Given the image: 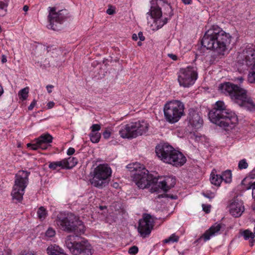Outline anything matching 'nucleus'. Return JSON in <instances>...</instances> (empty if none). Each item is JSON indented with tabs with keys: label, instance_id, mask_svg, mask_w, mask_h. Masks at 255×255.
<instances>
[{
	"label": "nucleus",
	"instance_id": "obj_1",
	"mask_svg": "<svg viewBox=\"0 0 255 255\" xmlns=\"http://www.w3.org/2000/svg\"><path fill=\"white\" fill-rule=\"evenodd\" d=\"M55 222L61 229L68 232H73L76 236H68L65 241V245L74 255H92V248L87 242H76V238L85 231L83 222L73 214L60 213L57 215Z\"/></svg>",
	"mask_w": 255,
	"mask_h": 255
},
{
	"label": "nucleus",
	"instance_id": "obj_2",
	"mask_svg": "<svg viewBox=\"0 0 255 255\" xmlns=\"http://www.w3.org/2000/svg\"><path fill=\"white\" fill-rule=\"evenodd\" d=\"M232 37L229 33L217 25L212 26L205 33L202 45L218 55H224L231 43Z\"/></svg>",
	"mask_w": 255,
	"mask_h": 255
},
{
	"label": "nucleus",
	"instance_id": "obj_3",
	"mask_svg": "<svg viewBox=\"0 0 255 255\" xmlns=\"http://www.w3.org/2000/svg\"><path fill=\"white\" fill-rule=\"evenodd\" d=\"M208 116L211 122L226 130L232 128L238 123L237 116L227 108V106L222 101L216 102Z\"/></svg>",
	"mask_w": 255,
	"mask_h": 255
},
{
	"label": "nucleus",
	"instance_id": "obj_4",
	"mask_svg": "<svg viewBox=\"0 0 255 255\" xmlns=\"http://www.w3.org/2000/svg\"><path fill=\"white\" fill-rule=\"evenodd\" d=\"M219 91L228 95L232 101L241 108L250 111L255 110V103L248 95L247 91L237 85L230 82L222 84L219 87Z\"/></svg>",
	"mask_w": 255,
	"mask_h": 255
},
{
	"label": "nucleus",
	"instance_id": "obj_5",
	"mask_svg": "<svg viewBox=\"0 0 255 255\" xmlns=\"http://www.w3.org/2000/svg\"><path fill=\"white\" fill-rule=\"evenodd\" d=\"M151 7L147 14L154 19L152 30H157L165 25L173 15L168 0H151Z\"/></svg>",
	"mask_w": 255,
	"mask_h": 255
},
{
	"label": "nucleus",
	"instance_id": "obj_6",
	"mask_svg": "<svg viewBox=\"0 0 255 255\" xmlns=\"http://www.w3.org/2000/svg\"><path fill=\"white\" fill-rule=\"evenodd\" d=\"M155 152L163 162L176 167L181 166L186 162V157L181 152L167 143L157 145Z\"/></svg>",
	"mask_w": 255,
	"mask_h": 255
},
{
	"label": "nucleus",
	"instance_id": "obj_7",
	"mask_svg": "<svg viewBox=\"0 0 255 255\" xmlns=\"http://www.w3.org/2000/svg\"><path fill=\"white\" fill-rule=\"evenodd\" d=\"M149 125L144 121L122 125L119 127V133L123 138H133L145 133Z\"/></svg>",
	"mask_w": 255,
	"mask_h": 255
},
{
	"label": "nucleus",
	"instance_id": "obj_8",
	"mask_svg": "<svg viewBox=\"0 0 255 255\" xmlns=\"http://www.w3.org/2000/svg\"><path fill=\"white\" fill-rule=\"evenodd\" d=\"M112 172V169L108 164H100L90 173L89 181L93 186L103 188L108 184Z\"/></svg>",
	"mask_w": 255,
	"mask_h": 255
},
{
	"label": "nucleus",
	"instance_id": "obj_9",
	"mask_svg": "<svg viewBox=\"0 0 255 255\" xmlns=\"http://www.w3.org/2000/svg\"><path fill=\"white\" fill-rule=\"evenodd\" d=\"M184 104L180 101L173 100L165 104L163 109L165 120L170 124L179 121L185 115Z\"/></svg>",
	"mask_w": 255,
	"mask_h": 255
},
{
	"label": "nucleus",
	"instance_id": "obj_10",
	"mask_svg": "<svg viewBox=\"0 0 255 255\" xmlns=\"http://www.w3.org/2000/svg\"><path fill=\"white\" fill-rule=\"evenodd\" d=\"M128 168L131 172L134 171L132 174V180L138 188L144 189L150 185L152 176L148 174V171L144 167L139 163L129 164Z\"/></svg>",
	"mask_w": 255,
	"mask_h": 255
},
{
	"label": "nucleus",
	"instance_id": "obj_11",
	"mask_svg": "<svg viewBox=\"0 0 255 255\" xmlns=\"http://www.w3.org/2000/svg\"><path fill=\"white\" fill-rule=\"evenodd\" d=\"M29 172L26 171L20 170L15 175L14 184L11 193L13 200L20 202L23 199L25 188L28 183Z\"/></svg>",
	"mask_w": 255,
	"mask_h": 255
},
{
	"label": "nucleus",
	"instance_id": "obj_12",
	"mask_svg": "<svg viewBox=\"0 0 255 255\" xmlns=\"http://www.w3.org/2000/svg\"><path fill=\"white\" fill-rule=\"evenodd\" d=\"M177 77L180 86L189 87L193 85L197 79V68L191 66L181 68L177 73Z\"/></svg>",
	"mask_w": 255,
	"mask_h": 255
},
{
	"label": "nucleus",
	"instance_id": "obj_13",
	"mask_svg": "<svg viewBox=\"0 0 255 255\" xmlns=\"http://www.w3.org/2000/svg\"><path fill=\"white\" fill-rule=\"evenodd\" d=\"M239 66H246L255 69V50L249 47L240 53L237 57Z\"/></svg>",
	"mask_w": 255,
	"mask_h": 255
},
{
	"label": "nucleus",
	"instance_id": "obj_14",
	"mask_svg": "<svg viewBox=\"0 0 255 255\" xmlns=\"http://www.w3.org/2000/svg\"><path fill=\"white\" fill-rule=\"evenodd\" d=\"M49 14L48 20L49 23V28L54 30L59 29L58 24L62 23L65 19V16L61 10L56 11L55 7H48Z\"/></svg>",
	"mask_w": 255,
	"mask_h": 255
},
{
	"label": "nucleus",
	"instance_id": "obj_15",
	"mask_svg": "<svg viewBox=\"0 0 255 255\" xmlns=\"http://www.w3.org/2000/svg\"><path fill=\"white\" fill-rule=\"evenodd\" d=\"M153 226L154 220L151 216L144 214L139 221L138 231L142 237L145 238L150 234Z\"/></svg>",
	"mask_w": 255,
	"mask_h": 255
},
{
	"label": "nucleus",
	"instance_id": "obj_16",
	"mask_svg": "<svg viewBox=\"0 0 255 255\" xmlns=\"http://www.w3.org/2000/svg\"><path fill=\"white\" fill-rule=\"evenodd\" d=\"M52 136L48 134H43L35 139L34 143L27 144L28 147L32 150H37L39 148L45 150L50 146V143L52 141Z\"/></svg>",
	"mask_w": 255,
	"mask_h": 255
},
{
	"label": "nucleus",
	"instance_id": "obj_17",
	"mask_svg": "<svg viewBox=\"0 0 255 255\" xmlns=\"http://www.w3.org/2000/svg\"><path fill=\"white\" fill-rule=\"evenodd\" d=\"M230 214L237 218L240 217L245 211L243 202L238 200H234L229 206Z\"/></svg>",
	"mask_w": 255,
	"mask_h": 255
},
{
	"label": "nucleus",
	"instance_id": "obj_18",
	"mask_svg": "<svg viewBox=\"0 0 255 255\" xmlns=\"http://www.w3.org/2000/svg\"><path fill=\"white\" fill-rule=\"evenodd\" d=\"M176 180L173 176H166L160 179L158 181V186L164 191H167L170 188L174 187Z\"/></svg>",
	"mask_w": 255,
	"mask_h": 255
},
{
	"label": "nucleus",
	"instance_id": "obj_19",
	"mask_svg": "<svg viewBox=\"0 0 255 255\" xmlns=\"http://www.w3.org/2000/svg\"><path fill=\"white\" fill-rule=\"evenodd\" d=\"M188 120L190 125L196 128H201L203 123V121L199 114L193 110L190 111Z\"/></svg>",
	"mask_w": 255,
	"mask_h": 255
},
{
	"label": "nucleus",
	"instance_id": "obj_20",
	"mask_svg": "<svg viewBox=\"0 0 255 255\" xmlns=\"http://www.w3.org/2000/svg\"><path fill=\"white\" fill-rule=\"evenodd\" d=\"M221 228V226L220 224H215L207 230L201 238L206 242L210 240L212 237L216 235L220 231Z\"/></svg>",
	"mask_w": 255,
	"mask_h": 255
},
{
	"label": "nucleus",
	"instance_id": "obj_21",
	"mask_svg": "<svg viewBox=\"0 0 255 255\" xmlns=\"http://www.w3.org/2000/svg\"><path fill=\"white\" fill-rule=\"evenodd\" d=\"M64 162L65 168H71L75 166L78 163V159L73 157H70L68 158L63 159Z\"/></svg>",
	"mask_w": 255,
	"mask_h": 255
},
{
	"label": "nucleus",
	"instance_id": "obj_22",
	"mask_svg": "<svg viewBox=\"0 0 255 255\" xmlns=\"http://www.w3.org/2000/svg\"><path fill=\"white\" fill-rule=\"evenodd\" d=\"M10 0H0V17L4 16L7 12Z\"/></svg>",
	"mask_w": 255,
	"mask_h": 255
},
{
	"label": "nucleus",
	"instance_id": "obj_23",
	"mask_svg": "<svg viewBox=\"0 0 255 255\" xmlns=\"http://www.w3.org/2000/svg\"><path fill=\"white\" fill-rule=\"evenodd\" d=\"M210 180L212 184L219 186L222 181V178L221 176L217 175L212 171L210 175Z\"/></svg>",
	"mask_w": 255,
	"mask_h": 255
},
{
	"label": "nucleus",
	"instance_id": "obj_24",
	"mask_svg": "<svg viewBox=\"0 0 255 255\" xmlns=\"http://www.w3.org/2000/svg\"><path fill=\"white\" fill-rule=\"evenodd\" d=\"M63 249L56 245H51L47 248V253L49 255H58Z\"/></svg>",
	"mask_w": 255,
	"mask_h": 255
},
{
	"label": "nucleus",
	"instance_id": "obj_25",
	"mask_svg": "<svg viewBox=\"0 0 255 255\" xmlns=\"http://www.w3.org/2000/svg\"><path fill=\"white\" fill-rule=\"evenodd\" d=\"M48 167L50 169L53 170H56L58 167L61 168H65L64 162H63V160L56 162H51L49 163Z\"/></svg>",
	"mask_w": 255,
	"mask_h": 255
},
{
	"label": "nucleus",
	"instance_id": "obj_26",
	"mask_svg": "<svg viewBox=\"0 0 255 255\" xmlns=\"http://www.w3.org/2000/svg\"><path fill=\"white\" fill-rule=\"evenodd\" d=\"M29 88L26 87L18 92V96L19 99L22 101L27 99L28 96Z\"/></svg>",
	"mask_w": 255,
	"mask_h": 255
},
{
	"label": "nucleus",
	"instance_id": "obj_27",
	"mask_svg": "<svg viewBox=\"0 0 255 255\" xmlns=\"http://www.w3.org/2000/svg\"><path fill=\"white\" fill-rule=\"evenodd\" d=\"M222 181L226 183H230L232 181V173L231 170L225 171L222 174Z\"/></svg>",
	"mask_w": 255,
	"mask_h": 255
},
{
	"label": "nucleus",
	"instance_id": "obj_28",
	"mask_svg": "<svg viewBox=\"0 0 255 255\" xmlns=\"http://www.w3.org/2000/svg\"><path fill=\"white\" fill-rule=\"evenodd\" d=\"M37 215L40 220L44 219L47 215V211L43 207H40L37 211Z\"/></svg>",
	"mask_w": 255,
	"mask_h": 255
},
{
	"label": "nucleus",
	"instance_id": "obj_29",
	"mask_svg": "<svg viewBox=\"0 0 255 255\" xmlns=\"http://www.w3.org/2000/svg\"><path fill=\"white\" fill-rule=\"evenodd\" d=\"M91 141L93 143H98L100 141L101 137V133L99 132H91L90 134Z\"/></svg>",
	"mask_w": 255,
	"mask_h": 255
},
{
	"label": "nucleus",
	"instance_id": "obj_30",
	"mask_svg": "<svg viewBox=\"0 0 255 255\" xmlns=\"http://www.w3.org/2000/svg\"><path fill=\"white\" fill-rule=\"evenodd\" d=\"M179 237L176 236L175 234H172L169 237L165 239L163 241L164 243H170L177 242L179 240Z\"/></svg>",
	"mask_w": 255,
	"mask_h": 255
},
{
	"label": "nucleus",
	"instance_id": "obj_31",
	"mask_svg": "<svg viewBox=\"0 0 255 255\" xmlns=\"http://www.w3.org/2000/svg\"><path fill=\"white\" fill-rule=\"evenodd\" d=\"M248 80L250 83H255V69L253 67L249 73Z\"/></svg>",
	"mask_w": 255,
	"mask_h": 255
},
{
	"label": "nucleus",
	"instance_id": "obj_32",
	"mask_svg": "<svg viewBox=\"0 0 255 255\" xmlns=\"http://www.w3.org/2000/svg\"><path fill=\"white\" fill-rule=\"evenodd\" d=\"M248 164L247 162L246 159H242L240 161L238 164V167L240 169H246L248 167Z\"/></svg>",
	"mask_w": 255,
	"mask_h": 255
},
{
	"label": "nucleus",
	"instance_id": "obj_33",
	"mask_svg": "<svg viewBox=\"0 0 255 255\" xmlns=\"http://www.w3.org/2000/svg\"><path fill=\"white\" fill-rule=\"evenodd\" d=\"M55 231L52 228H49L45 233V235L47 237H53L55 235Z\"/></svg>",
	"mask_w": 255,
	"mask_h": 255
},
{
	"label": "nucleus",
	"instance_id": "obj_34",
	"mask_svg": "<svg viewBox=\"0 0 255 255\" xmlns=\"http://www.w3.org/2000/svg\"><path fill=\"white\" fill-rule=\"evenodd\" d=\"M138 249L136 246H132L129 249L128 253L134 255L138 253Z\"/></svg>",
	"mask_w": 255,
	"mask_h": 255
},
{
	"label": "nucleus",
	"instance_id": "obj_35",
	"mask_svg": "<svg viewBox=\"0 0 255 255\" xmlns=\"http://www.w3.org/2000/svg\"><path fill=\"white\" fill-rule=\"evenodd\" d=\"M91 128L92 129L91 132H97L96 131L98 132L100 130L101 126L98 124H94L92 126Z\"/></svg>",
	"mask_w": 255,
	"mask_h": 255
},
{
	"label": "nucleus",
	"instance_id": "obj_36",
	"mask_svg": "<svg viewBox=\"0 0 255 255\" xmlns=\"http://www.w3.org/2000/svg\"><path fill=\"white\" fill-rule=\"evenodd\" d=\"M203 195L209 199H213L215 197V193L212 192L207 191L206 193H203Z\"/></svg>",
	"mask_w": 255,
	"mask_h": 255
},
{
	"label": "nucleus",
	"instance_id": "obj_37",
	"mask_svg": "<svg viewBox=\"0 0 255 255\" xmlns=\"http://www.w3.org/2000/svg\"><path fill=\"white\" fill-rule=\"evenodd\" d=\"M103 135L104 138L108 139L111 135V132L108 129H106L103 132Z\"/></svg>",
	"mask_w": 255,
	"mask_h": 255
},
{
	"label": "nucleus",
	"instance_id": "obj_38",
	"mask_svg": "<svg viewBox=\"0 0 255 255\" xmlns=\"http://www.w3.org/2000/svg\"><path fill=\"white\" fill-rule=\"evenodd\" d=\"M248 190L252 189L253 192H252V195L253 197L255 198V182L251 184L249 187L247 188Z\"/></svg>",
	"mask_w": 255,
	"mask_h": 255
},
{
	"label": "nucleus",
	"instance_id": "obj_39",
	"mask_svg": "<svg viewBox=\"0 0 255 255\" xmlns=\"http://www.w3.org/2000/svg\"><path fill=\"white\" fill-rule=\"evenodd\" d=\"M203 210L206 213L210 212L211 205L202 204Z\"/></svg>",
	"mask_w": 255,
	"mask_h": 255
},
{
	"label": "nucleus",
	"instance_id": "obj_40",
	"mask_svg": "<svg viewBox=\"0 0 255 255\" xmlns=\"http://www.w3.org/2000/svg\"><path fill=\"white\" fill-rule=\"evenodd\" d=\"M36 101L34 100H33V101L31 102V103L30 104V105H29V106L28 107V109L29 110H32L33 108L34 107V106L36 105Z\"/></svg>",
	"mask_w": 255,
	"mask_h": 255
},
{
	"label": "nucleus",
	"instance_id": "obj_41",
	"mask_svg": "<svg viewBox=\"0 0 255 255\" xmlns=\"http://www.w3.org/2000/svg\"><path fill=\"white\" fill-rule=\"evenodd\" d=\"M75 149L73 147H70L68 150H67V153L68 155H72L75 152Z\"/></svg>",
	"mask_w": 255,
	"mask_h": 255
},
{
	"label": "nucleus",
	"instance_id": "obj_42",
	"mask_svg": "<svg viewBox=\"0 0 255 255\" xmlns=\"http://www.w3.org/2000/svg\"><path fill=\"white\" fill-rule=\"evenodd\" d=\"M137 36L141 41H144L145 39V38L143 35L142 32L141 31L138 32Z\"/></svg>",
	"mask_w": 255,
	"mask_h": 255
},
{
	"label": "nucleus",
	"instance_id": "obj_43",
	"mask_svg": "<svg viewBox=\"0 0 255 255\" xmlns=\"http://www.w3.org/2000/svg\"><path fill=\"white\" fill-rule=\"evenodd\" d=\"M107 13L109 15H112L115 13V10L114 9H112V8H109L107 10Z\"/></svg>",
	"mask_w": 255,
	"mask_h": 255
},
{
	"label": "nucleus",
	"instance_id": "obj_44",
	"mask_svg": "<svg viewBox=\"0 0 255 255\" xmlns=\"http://www.w3.org/2000/svg\"><path fill=\"white\" fill-rule=\"evenodd\" d=\"M54 105H55V103L53 102H52V101L49 102L47 104V108L48 109H50L54 106Z\"/></svg>",
	"mask_w": 255,
	"mask_h": 255
},
{
	"label": "nucleus",
	"instance_id": "obj_45",
	"mask_svg": "<svg viewBox=\"0 0 255 255\" xmlns=\"http://www.w3.org/2000/svg\"><path fill=\"white\" fill-rule=\"evenodd\" d=\"M54 86L51 85H48L46 86V89L49 93H50L52 92L51 89L53 88Z\"/></svg>",
	"mask_w": 255,
	"mask_h": 255
},
{
	"label": "nucleus",
	"instance_id": "obj_46",
	"mask_svg": "<svg viewBox=\"0 0 255 255\" xmlns=\"http://www.w3.org/2000/svg\"><path fill=\"white\" fill-rule=\"evenodd\" d=\"M168 56L174 60H176L177 59V56L175 55L172 54H169Z\"/></svg>",
	"mask_w": 255,
	"mask_h": 255
},
{
	"label": "nucleus",
	"instance_id": "obj_47",
	"mask_svg": "<svg viewBox=\"0 0 255 255\" xmlns=\"http://www.w3.org/2000/svg\"><path fill=\"white\" fill-rule=\"evenodd\" d=\"M182 1L185 4H189L192 2V0H182Z\"/></svg>",
	"mask_w": 255,
	"mask_h": 255
},
{
	"label": "nucleus",
	"instance_id": "obj_48",
	"mask_svg": "<svg viewBox=\"0 0 255 255\" xmlns=\"http://www.w3.org/2000/svg\"><path fill=\"white\" fill-rule=\"evenodd\" d=\"M250 176L252 179H254L255 176V170H253L251 172Z\"/></svg>",
	"mask_w": 255,
	"mask_h": 255
},
{
	"label": "nucleus",
	"instance_id": "obj_49",
	"mask_svg": "<svg viewBox=\"0 0 255 255\" xmlns=\"http://www.w3.org/2000/svg\"><path fill=\"white\" fill-rule=\"evenodd\" d=\"M7 61L6 57L4 55H2L1 59V62L4 63Z\"/></svg>",
	"mask_w": 255,
	"mask_h": 255
},
{
	"label": "nucleus",
	"instance_id": "obj_50",
	"mask_svg": "<svg viewBox=\"0 0 255 255\" xmlns=\"http://www.w3.org/2000/svg\"><path fill=\"white\" fill-rule=\"evenodd\" d=\"M133 40L136 41L138 39V36L136 34H133L132 36Z\"/></svg>",
	"mask_w": 255,
	"mask_h": 255
},
{
	"label": "nucleus",
	"instance_id": "obj_51",
	"mask_svg": "<svg viewBox=\"0 0 255 255\" xmlns=\"http://www.w3.org/2000/svg\"><path fill=\"white\" fill-rule=\"evenodd\" d=\"M28 9H29V7H28L27 5H24V6L23 7V10L24 11H28Z\"/></svg>",
	"mask_w": 255,
	"mask_h": 255
},
{
	"label": "nucleus",
	"instance_id": "obj_52",
	"mask_svg": "<svg viewBox=\"0 0 255 255\" xmlns=\"http://www.w3.org/2000/svg\"><path fill=\"white\" fill-rule=\"evenodd\" d=\"M3 90L2 87L1 85H0V97L3 94Z\"/></svg>",
	"mask_w": 255,
	"mask_h": 255
},
{
	"label": "nucleus",
	"instance_id": "obj_53",
	"mask_svg": "<svg viewBox=\"0 0 255 255\" xmlns=\"http://www.w3.org/2000/svg\"><path fill=\"white\" fill-rule=\"evenodd\" d=\"M237 80H239L240 82H242L243 81V78L241 77L237 78Z\"/></svg>",
	"mask_w": 255,
	"mask_h": 255
},
{
	"label": "nucleus",
	"instance_id": "obj_54",
	"mask_svg": "<svg viewBox=\"0 0 255 255\" xmlns=\"http://www.w3.org/2000/svg\"><path fill=\"white\" fill-rule=\"evenodd\" d=\"M137 44L138 46H141L142 43H141V41H139L138 43H137Z\"/></svg>",
	"mask_w": 255,
	"mask_h": 255
}]
</instances>
